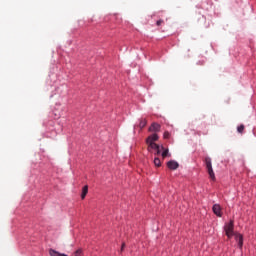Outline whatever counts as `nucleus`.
Listing matches in <instances>:
<instances>
[{"label": "nucleus", "mask_w": 256, "mask_h": 256, "mask_svg": "<svg viewBox=\"0 0 256 256\" xmlns=\"http://www.w3.org/2000/svg\"><path fill=\"white\" fill-rule=\"evenodd\" d=\"M225 235L228 237V239H231L233 236H235V240L238 243V247L242 249L243 247V236L241 234H234V223L233 220H231L229 223H227L224 226Z\"/></svg>", "instance_id": "1"}, {"label": "nucleus", "mask_w": 256, "mask_h": 256, "mask_svg": "<svg viewBox=\"0 0 256 256\" xmlns=\"http://www.w3.org/2000/svg\"><path fill=\"white\" fill-rule=\"evenodd\" d=\"M167 167L172 171H176L177 169H179V163L177 161L171 160L167 163Z\"/></svg>", "instance_id": "2"}, {"label": "nucleus", "mask_w": 256, "mask_h": 256, "mask_svg": "<svg viewBox=\"0 0 256 256\" xmlns=\"http://www.w3.org/2000/svg\"><path fill=\"white\" fill-rule=\"evenodd\" d=\"M212 210H213V213L221 218L222 217V212H221V207L219 204H214L213 207H212Z\"/></svg>", "instance_id": "3"}, {"label": "nucleus", "mask_w": 256, "mask_h": 256, "mask_svg": "<svg viewBox=\"0 0 256 256\" xmlns=\"http://www.w3.org/2000/svg\"><path fill=\"white\" fill-rule=\"evenodd\" d=\"M158 140H159V135H157V134H152V135H150V136L147 138L146 143H147V144H151V143L157 142Z\"/></svg>", "instance_id": "4"}, {"label": "nucleus", "mask_w": 256, "mask_h": 256, "mask_svg": "<svg viewBox=\"0 0 256 256\" xmlns=\"http://www.w3.org/2000/svg\"><path fill=\"white\" fill-rule=\"evenodd\" d=\"M159 130H161V125H159L158 123H152L149 128L150 132H159Z\"/></svg>", "instance_id": "5"}, {"label": "nucleus", "mask_w": 256, "mask_h": 256, "mask_svg": "<svg viewBox=\"0 0 256 256\" xmlns=\"http://www.w3.org/2000/svg\"><path fill=\"white\" fill-rule=\"evenodd\" d=\"M159 144L155 143V142H151V143H148V151L151 152V150H159Z\"/></svg>", "instance_id": "6"}, {"label": "nucleus", "mask_w": 256, "mask_h": 256, "mask_svg": "<svg viewBox=\"0 0 256 256\" xmlns=\"http://www.w3.org/2000/svg\"><path fill=\"white\" fill-rule=\"evenodd\" d=\"M49 255L50 256H67V254H63L61 252H57L56 250L54 249H50L49 250Z\"/></svg>", "instance_id": "7"}, {"label": "nucleus", "mask_w": 256, "mask_h": 256, "mask_svg": "<svg viewBox=\"0 0 256 256\" xmlns=\"http://www.w3.org/2000/svg\"><path fill=\"white\" fill-rule=\"evenodd\" d=\"M87 193H89V186H84L82 189L81 199H85L87 197Z\"/></svg>", "instance_id": "8"}, {"label": "nucleus", "mask_w": 256, "mask_h": 256, "mask_svg": "<svg viewBox=\"0 0 256 256\" xmlns=\"http://www.w3.org/2000/svg\"><path fill=\"white\" fill-rule=\"evenodd\" d=\"M207 172L209 174V177L212 181H215V174L212 167L207 168Z\"/></svg>", "instance_id": "9"}, {"label": "nucleus", "mask_w": 256, "mask_h": 256, "mask_svg": "<svg viewBox=\"0 0 256 256\" xmlns=\"http://www.w3.org/2000/svg\"><path fill=\"white\" fill-rule=\"evenodd\" d=\"M162 152V158L165 159L167 156H169V149H165V147L161 146Z\"/></svg>", "instance_id": "10"}, {"label": "nucleus", "mask_w": 256, "mask_h": 256, "mask_svg": "<svg viewBox=\"0 0 256 256\" xmlns=\"http://www.w3.org/2000/svg\"><path fill=\"white\" fill-rule=\"evenodd\" d=\"M204 162H205V165H206V169L212 168V162H211V158L210 157H206Z\"/></svg>", "instance_id": "11"}, {"label": "nucleus", "mask_w": 256, "mask_h": 256, "mask_svg": "<svg viewBox=\"0 0 256 256\" xmlns=\"http://www.w3.org/2000/svg\"><path fill=\"white\" fill-rule=\"evenodd\" d=\"M154 165L158 168L161 167V159H159V157H155Z\"/></svg>", "instance_id": "12"}, {"label": "nucleus", "mask_w": 256, "mask_h": 256, "mask_svg": "<svg viewBox=\"0 0 256 256\" xmlns=\"http://www.w3.org/2000/svg\"><path fill=\"white\" fill-rule=\"evenodd\" d=\"M147 126V120L140 121L139 127L140 129H144Z\"/></svg>", "instance_id": "13"}, {"label": "nucleus", "mask_w": 256, "mask_h": 256, "mask_svg": "<svg viewBox=\"0 0 256 256\" xmlns=\"http://www.w3.org/2000/svg\"><path fill=\"white\" fill-rule=\"evenodd\" d=\"M244 128H245L244 125L238 126V128H237L238 133H239V134H242L243 131H244Z\"/></svg>", "instance_id": "14"}, {"label": "nucleus", "mask_w": 256, "mask_h": 256, "mask_svg": "<svg viewBox=\"0 0 256 256\" xmlns=\"http://www.w3.org/2000/svg\"><path fill=\"white\" fill-rule=\"evenodd\" d=\"M170 137L171 134L168 131L164 132V139H169Z\"/></svg>", "instance_id": "15"}, {"label": "nucleus", "mask_w": 256, "mask_h": 256, "mask_svg": "<svg viewBox=\"0 0 256 256\" xmlns=\"http://www.w3.org/2000/svg\"><path fill=\"white\" fill-rule=\"evenodd\" d=\"M161 146L160 147H158V149H156V156H159V155H161Z\"/></svg>", "instance_id": "16"}, {"label": "nucleus", "mask_w": 256, "mask_h": 256, "mask_svg": "<svg viewBox=\"0 0 256 256\" xmlns=\"http://www.w3.org/2000/svg\"><path fill=\"white\" fill-rule=\"evenodd\" d=\"M163 20H158L157 22H156V25H157V27H160V25H163Z\"/></svg>", "instance_id": "17"}, {"label": "nucleus", "mask_w": 256, "mask_h": 256, "mask_svg": "<svg viewBox=\"0 0 256 256\" xmlns=\"http://www.w3.org/2000/svg\"><path fill=\"white\" fill-rule=\"evenodd\" d=\"M81 253H82L81 250H77L74 255H75V256H81Z\"/></svg>", "instance_id": "18"}, {"label": "nucleus", "mask_w": 256, "mask_h": 256, "mask_svg": "<svg viewBox=\"0 0 256 256\" xmlns=\"http://www.w3.org/2000/svg\"><path fill=\"white\" fill-rule=\"evenodd\" d=\"M123 249H125V243L122 244L121 251H123Z\"/></svg>", "instance_id": "19"}]
</instances>
